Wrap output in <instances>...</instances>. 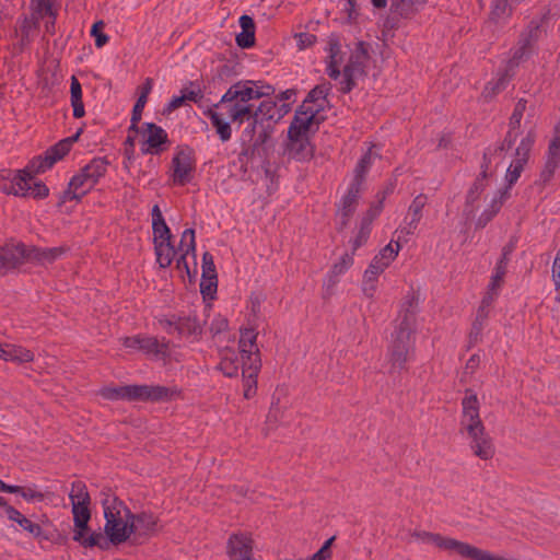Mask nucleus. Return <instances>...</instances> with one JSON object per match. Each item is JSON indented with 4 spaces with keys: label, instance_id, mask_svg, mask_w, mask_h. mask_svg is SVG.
I'll use <instances>...</instances> for the list:
<instances>
[{
    "label": "nucleus",
    "instance_id": "nucleus-1",
    "mask_svg": "<svg viewBox=\"0 0 560 560\" xmlns=\"http://www.w3.org/2000/svg\"><path fill=\"white\" fill-rule=\"evenodd\" d=\"M290 110V104H278L271 98L264 100L258 106H255L252 120L248 121L241 135L242 154L253 158L269 139L271 125L279 121Z\"/></svg>",
    "mask_w": 560,
    "mask_h": 560
},
{
    "label": "nucleus",
    "instance_id": "nucleus-2",
    "mask_svg": "<svg viewBox=\"0 0 560 560\" xmlns=\"http://www.w3.org/2000/svg\"><path fill=\"white\" fill-rule=\"evenodd\" d=\"M250 82H236L231 85L222 95L220 102L214 105L215 108L223 109L231 122L238 126L252 120L255 110L253 101H257L259 92L252 90Z\"/></svg>",
    "mask_w": 560,
    "mask_h": 560
},
{
    "label": "nucleus",
    "instance_id": "nucleus-3",
    "mask_svg": "<svg viewBox=\"0 0 560 560\" xmlns=\"http://www.w3.org/2000/svg\"><path fill=\"white\" fill-rule=\"evenodd\" d=\"M102 506L104 510L105 525L104 537L108 545H121L128 540V526L132 517L127 505L110 492H103Z\"/></svg>",
    "mask_w": 560,
    "mask_h": 560
},
{
    "label": "nucleus",
    "instance_id": "nucleus-4",
    "mask_svg": "<svg viewBox=\"0 0 560 560\" xmlns=\"http://www.w3.org/2000/svg\"><path fill=\"white\" fill-rule=\"evenodd\" d=\"M413 314L407 312L395 328L388 347L387 358L390 364V374L399 373L406 369V364L413 352Z\"/></svg>",
    "mask_w": 560,
    "mask_h": 560
},
{
    "label": "nucleus",
    "instance_id": "nucleus-5",
    "mask_svg": "<svg viewBox=\"0 0 560 560\" xmlns=\"http://www.w3.org/2000/svg\"><path fill=\"white\" fill-rule=\"evenodd\" d=\"M108 161L105 158H94L74 175L63 192L62 202L67 200H80L88 194L107 172Z\"/></svg>",
    "mask_w": 560,
    "mask_h": 560
},
{
    "label": "nucleus",
    "instance_id": "nucleus-6",
    "mask_svg": "<svg viewBox=\"0 0 560 560\" xmlns=\"http://www.w3.org/2000/svg\"><path fill=\"white\" fill-rule=\"evenodd\" d=\"M73 514V540L84 548L98 547L102 550L108 549V542L104 534L98 532L90 533L89 521L91 520L90 504L71 503Z\"/></svg>",
    "mask_w": 560,
    "mask_h": 560
},
{
    "label": "nucleus",
    "instance_id": "nucleus-7",
    "mask_svg": "<svg viewBox=\"0 0 560 560\" xmlns=\"http://www.w3.org/2000/svg\"><path fill=\"white\" fill-rule=\"evenodd\" d=\"M479 400L471 389H466L462 400L460 432H465L469 443L488 435L479 415Z\"/></svg>",
    "mask_w": 560,
    "mask_h": 560
},
{
    "label": "nucleus",
    "instance_id": "nucleus-8",
    "mask_svg": "<svg viewBox=\"0 0 560 560\" xmlns=\"http://www.w3.org/2000/svg\"><path fill=\"white\" fill-rule=\"evenodd\" d=\"M128 401H170L180 395L176 387H166L162 385H127Z\"/></svg>",
    "mask_w": 560,
    "mask_h": 560
},
{
    "label": "nucleus",
    "instance_id": "nucleus-9",
    "mask_svg": "<svg viewBox=\"0 0 560 560\" xmlns=\"http://www.w3.org/2000/svg\"><path fill=\"white\" fill-rule=\"evenodd\" d=\"M536 140V133L534 130H529L520 141L517 148L515 149V156L512 163L510 164L506 174V186L509 190L511 187L517 182L521 176V173L524 170V166L528 162L529 154Z\"/></svg>",
    "mask_w": 560,
    "mask_h": 560
},
{
    "label": "nucleus",
    "instance_id": "nucleus-10",
    "mask_svg": "<svg viewBox=\"0 0 560 560\" xmlns=\"http://www.w3.org/2000/svg\"><path fill=\"white\" fill-rule=\"evenodd\" d=\"M81 129L71 137L60 140L55 145L50 147L44 156H37L31 161V168L37 173H44L50 168L55 163L63 159L69 153L72 144L78 140L81 133Z\"/></svg>",
    "mask_w": 560,
    "mask_h": 560
},
{
    "label": "nucleus",
    "instance_id": "nucleus-11",
    "mask_svg": "<svg viewBox=\"0 0 560 560\" xmlns=\"http://www.w3.org/2000/svg\"><path fill=\"white\" fill-rule=\"evenodd\" d=\"M178 250L180 256L176 260V268L184 270L189 280H191L196 275V242L194 229H186L183 232Z\"/></svg>",
    "mask_w": 560,
    "mask_h": 560
},
{
    "label": "nucleus",
    "instance_id": "nucleus-12",
    "mask_svg": "<svg viewBox=\"0 0 560 560\" xmlns=\"http://www.w3.org/2000/svg\"><path fill=\"white\" fill-rule=\"evenodd\" d=\"M539 24L530 22L526 30L521 33L517 45L512 50V57L506 63L509 69H515L525 57L530 55L533 46L539 39Z\"/></svg>",
    "mask_w": 560,
    "mask_h": 560
},
{
    "label": "nucleus",
    "instance_id": "nucleus-13",
    "mask_svg": "<svg viewBox=\"0 0 560 560\" xmlns=\"http://www.w3.org/2000/svg\"><path fill=\"white\" fill-rule=\"evenodd\" d=\"M316 110L296 109L288 129V137L311 138L318 130Z\"/></svg>",
    "mask_w": 560,
    "mask_h": 560
},
{
    "label": "nucleus",
    "instance_id": "nucleus-14",
    "mask_svg": "<svg viewBox=\"0 0 560 560\" xmlns=\"http://www.w3.org/2000/svg\"><path fill=\"white\" fill-rule=\"evenodd\" d=\"M158 533V517L152 513H132L128 526V539L133 536L135 541H142Z\"/></svg>",
    "mask_w": 560,
    "mask_h": 560
},
{
    "label": "nucleus",
    "instance_id": "nucleus-15",
    "mask_svg": "<svg viewBox=\"0 0 560 560\" xmlns=\"http://www.w3.org/2000/svg\"><path fill=\"white\" fill-rule=\"evenodd\" d=\"M28 260V247L23 243H7L0 247V270L16 268Z\"/></svg>",
    "mask_w": 560,
    "mask_h": 560
},
{
    "label": "nucleus",
    "instance_id": "nucleus-16",
    "mask_svg": "<svg viewBox=\"0 0 560 560\" xmlns=\"http://www.w3.org/2000/svg\"><path fill=\"white\" fill-rule=\"evenodd\" d=\"M143 133L147 135V139L141 148L142 153L159 154L162 152L164 150L162 145L168 142L166 131L153 122L143 124Z\"/></svg>",
    "mask_w": 560,
    "mask_h": 560
},
{
    "label": "nucleus",
    "instance_id": "nucleus-17",
    "mask_svg": "<svg viewBox=\"0 0 560 560\" xmlns=\"http://www.w3.org/2000/svg\"><path fill=\"white\" fill-rule=\"evenodd\" d=\"M230 560H252L253 540L245 534H233L228 541Z\"/></svg>",
    "mask_w": 560,
    "mask_h": 560
},
{
    "label": "nucleus",
    "instance_id": "nucleus-18",
    "mask_svg": "<svg viewBox=\"0 0 560 560\" xmlns=\"http://www.w3.org/2000/svg\"><path fill=\"white\" fill-rule=\"evenodd\" d=\"M361 190V186L351 183L348 192L342 198L340 207L337 211V215L340 219V230L345 229L348 225L351 217L353 215L358 206Z\"/></svg>",
    "mask_w": 560,
    "mask_h": 560
},
{
    "label": "nucleus",
    "instance_id": "nucleus-19",
    "mask_svg": "<svg viewBox=\"0 0 560 560\" xmlns=\"http://www.w3.org/2000/svg\"><path fill=\"white\" fill-rule=\"evenodd\" d=\"M257 335L253 328L241 329L238 348L243 363H250L255 362V359H260L259 349L256 343Z\"/></svg>",
    "mask_w": 560,
    "mask_h": 560
},
{
    "label": "nucleus",
    "instance_id": "nucleus-20",
    "mask_svg": "<svg viewBox=\"0 0 560 560\" xmlns=\"http://www.w3.org/2000/svg\"><path fill=\"white\" fill-rule=\"evenodd\" d=\"M399 250L400 244L396 242L393 245V242H390L374 256L366 270H372L373 275L378 277L395 260Z\"/></svg>",
    "mask_w": 560,
    "mask_h": 560
},
{
    "label": "nucleus",
    "instance_id": "nucleus-21",
    "mask_svg": "<svg viewBox=\"0 0 560 560\" xmlns=\"http://www.w3.org/2000/svg\"><path fill=\"white\" fill-rule=\"evenodd\" d=\"M330 91L329 83H323L316 85L312 89L303 103L299 106L298 109H302L307 113L308 110H316V115L322 112L327 104V95Z\"/></svg>",
    "mask_w": 560,
    "mask_h": 560
},
{
    "label": "nucleus",
    "instance_id": "nucleus-22",
    "mask_svg": "<svg viewBox=\"0 0 560 560\" xmlns=\"http://www.w3.org/2000/svg\"><path fill=\"white\" fill-rule=\"evenodd\" d=\"M315 147L311 138L288 137L287 153L296 161H308L313 158Z\"/></svg>",
    "mask_w": 560,
    "mask_h": 560
},
{
    "label": "nucleus",
    "instance_id": "nucleus-23",
    "mask_svg": "<svg viewBox=\"0 0 560 560\" xmlns=\"http://www.w3.org/2000/svg\"><path fill=\"white\" fill-rule=\"evenodd\" d=\"M174 182L178 185H185L190 182V174L194 170L192 160L189 152L179 151L173 158Z\"/></svg>",
    "mask_w": 560,
    "mask_h": 560
},
{
    "label": "nucleus",
    "instance_id": "nucleus-24",
    "mask_svg": "<svg viewBox=\"0 0 560 560\" xmlns=\"http://www.w3.org/2000/svg\"><path fill=\"white\" fill-rule=\"evenodd\" d=\"M521 0H492L489 14V23L495 25L504 24L513 13Z\"/></svg>",
    "mask_w": 560,
    "mask_h": 560
},
{
    "label": "nucleus",
    "instance_id": "nucleus-25",
    "mask_svg": "<svg viewBox=\"0 0 560 560\" xmlns=\"http://www.w3.org/2000/svg\"><path fill=\"white\" fill-rule=\"evenodd\" d=\"M428 202V197L424 194H419L413 198L411 201L407 217H406V226L402 229L404 232L407 234H412L416 229L418 228V224L422 218V210L425 207Z\"/></svg>",
    "mask_w": 560,
    "mask_h": 560
},
{
    "label": "nucleus",
    "instance_id": "nucleus-26",
    "mask_svg": "<svg viewBox=\"0 0 560 560\" xmlns=\"http://www.w3.org/2000/svg\"><path fill=\"white\" fill-rule=\"evenodd\" d=\"M261 368V360L255 359V362L243 363V385H244V397L246 399L252 398L256 394L257 388V376Z\"/></svg>",
    "mask_w": 560,
    "mask_h": 560
},
{
    "label": "nucleus",
    "instance_id": "nucleus-27",
    "mask_svg": "<svg viewBox=\"0 0 560 560\" xmlns=\"http://www.w3.org/2000/svg\"><path fill=\"white\" fill-rule=\"evenodd\" d=\"M560 165V137H553L548 147L545 166L541 171L544 182H549Z\"/></svg>",
    "mask_w": 560,
    "mask_h": 560
},
{
    "label": "nucleus",
    "instance_id": "nucleus-28",
    "mask_svg": "<svg viewBox=\"0 0 560 560\" xmlns=\"http://www.w3.org/2000/svg\"><path fill=\"white\" fill-rule=\"evenodd\" d=\"M511 192L509 187L500 189L491 200L489 207L480 214L477 220L478 228H485L500 211L504 202L510 198Z\"/></svg>",
    "mask_w": 560,
    "mask_h": 560
},
{
    "label": "nucleus",
    "instance_id": "nucleus-29",
    "mask_svg": "<svg viewBox=\"0 0 560 560\" xmlns=\"http://www.w3.org/2000/svg\"><path fill=\"white\" fill-rule=\"evenodd\" d=\"M38 174L31 168V163L24 168L15 172L11 176V183L13 188L16 190L15 196L26 197L31 188V182L34 176Z\"/></svg>",
    "mask_w": 560,
    "mask_h": 560
},
{
    "label": "nucleus",
    "instance_id": "nucleus-30",
    "mask_svg": "<svg viewBox=\"0 0 560 560\" xmlns=\"http://www.w3.org/2000/svg\"><path fill=\"white\" fill-rule=\"evenodd\" d=\"M0 359L15 363L31 362L34 359L32 351L14 345H0Z\"/></svg>",
    "mask_w": 560,
    "mask_h": 560
},
{
    "label": "nucleus",
    "instance_id": "nucleus-31",
    "mask_svg": "<svg viewBox=\"0 0 560 560\" xmlns=\"http://www.w3.org/2000/svg\"><path fill=\"white\" fill-rule=\"evenodd\" d=\"M66 253V248L60 247H28V260H35L39 264H51L57 258H59L61 255Z\"/></svg>",
    "mask_w": 560,
    "mask_h": 560
},
{
    "label": "nucleus",
    "instance_id": "nucleus-32",
    "mask_svg": "<svg viewBox=\"0 0 560 560\" xmlns=\"http://www.w3.org/2000/svg\"><path fill=\"white\" fill-rule=\"evenodd\" d=\"M242 33L236 36V43L241 48H249L255 45V22L249 15L240 18Z\"/></svg>",
    "mask_w": 560,
    "mask_h": 560
},
{
    "label": "nucleus",
    "instance_id": "nucleus-33",
    "mask_svg": "<svg viewBox=\"0 0 560 560\" xmlns=\"http://www.w3.org/2000/svg\"><path fill=\"white\" fill-rule=\"evenodd\" d=\"M513 249V244H508L503 247L501 259L498 261L494 273L491 277L490 290H498L501 287L503 278L506 273L510 255L512 254Z\"/></svg>",
    "mask_w": 560,
    "mask_h": 560
},
{
    "label": "nucleus",
    "instance_id": "nucleus-34",
    "mask_svg": "<svg viewBox=\"0 0 560 560\" xmlns=\"http://www.w3.org/2000/svg\"><path fill=\"white\" fill-rule=\"evenodd\" d=\"M363 75V65L360 61L348 63L343 68L342 80L340 82V91L349 93L355 85V79Z\"/></svg>",
    "mask_w": 560,
    "mask_h": 560
},
{
    "label": "nucleus",
    "instance_id": "nucleus-35",
    "mask_svg": "<svg viewBox=\"0 0 560 560\" xmlns=\"http://www.w3.org/2000/svg\"><path fill=\"white\" fill-rule=\"evenodd\" d=\"M54 3L55 0H32V4L35 5V14L38 15V20L44 16L50 18V21L46 23V31L51 34L55 31V21L57 16Z\"/></svg>",
    "mask_w": 560,
    "mask_h": 560
},
{
    "label": "nucleus",
    "instance_id": "nucleus-36",
    "mask_svg": "<svg viewBox=\"0 0 560 560\" xmlns=\"http://www.w3.org/2000/svg\"><path fill=\"white\" fill-rule=\"evenodd\" d=\"M469 447L472 454L482 460H489L495 454L494 444L489 434L479 440L471 441Z\"/></svg>",
    "mask_w": 560,
    "mask_h": 560
},
{
    "label": "nucleus",
    "instance_id": "nucleus-37",
    "mask_svg": "<svg viewBox=\"0 0 560 560\" xmlns=\"http://www.w3.org/2000/svg\"><path fill=\"white\" fill-rule=\"evenodd\" d=\"M156 261L161 268H167L171 266L176 255V249L172 244V241L163 242L159 241L154 244Z\"/></svg>",
    "mask_w": 560,
    "mask_h": 560
},
{
    "label": "nucleus",
    "instance_id": "nucleus-38",
    "mask_svg": "<svg viewBox=\"0 0 560 560\" xmlns=\"http://www.w3.org/2000/svg\"><path fill=\"white\" fill-rule=\"evenodd\" d=\"M514 74V69H509V66H506L503 73L500 74L497 81L489 82L485 89H483V96L486 98H492L508 86L509 82L511 81L512 77Z\"/></svg>",
    "mask_w": 560,
    "mask_h": 560
},
{
    "label": "nucleus",
    "instance_id": "nucleus-39",
    "mask_svg": "<svg viewBox=\"0 0 560 560\" xmlns=\"http://www.w3.org/2000/svg\"><path fill=\"white\" fill-rule=\"evenodd\" d=\"M206 115L211 120V124L215 128V131L221 141H229L232 137V128L230 121L224 120L222 114L214 109H209Z\"/></svg>",
    "mask_w": 560,
    "mask_h": 560
},
{
    "label": "nucleus",
    "instance_id": "nucleus-40",
    "mask_svg": "<svg viewBox=\"0 0 560 560\" xmlns=\"http://www.w3.org/2000/svg\"><path fill=\"white\" fill-rule=\"evenodd\" d=\"M377 158L376 153L372 152V148H370L363 156L359 160L355 170L354 177L352 184H358V186H363L365 174L369 172L372 166L374 160Z\"/></svg>",
    "mask_w": 560,
    "mask_h": 560
},
{
    "label": "nucleus",
    "instance_id": "nucleus-41",
    "mask_svg": "<svg viewBox=\"0 0 560 560\" xmlns=\"http://www.w3.org/2000/svg\"><path fill=\"white\" fill-rule=\"evenodd\" d=\"M70 93L73 117L81 118L85 114L84 105L82 102V88L79 80L74 75L71 78Z\"/></svg>",
    "mask_w": 560,
    "mask_h": 560
},
{
    "label": "nucleus",
    "instance_id": "nucleus-42",
    "mask_svg": "<svg viewBox=\"0 0 560 560\" xmlns=\"http://www.w3.org/2000/svg\"><path fill=\"white\" fill-rule=\"evenodd\" d=\"M425 0H392V10L402 18H408L423 7Z\"/></svg>",
    "mask_w": 560,
    "mask_h": 560
},
{
    "label": "nucleus",
    "instance_id": "nucleus-43",
    "mask_svg": "<svg viewBox=\"0 0 560 560\" xmlns=\"http://www.w3.org/2000/svg\"><path fill=\"white\" fill-rule=\"evenodd\" d=\"M175 330H177L179 335L198 336L201 335L202 327L195 315H188L178 319L175 324Z\"/></svg>",
    "mask_w": 560,
    "mask_h": 560
},
{
    "label": "nucleus",
    "instance_id": "nucleus-44",
    "mask_svg": "<svg viewBox=\"0 0 560 560\" xmlns=\"http://www.w3.org/2000/svg\"><path fill=\"white\" fill-rule=\"evenodd\" d=\"M505 149H508V147L504 142L494 149H487L483 153L482 163L480 165L481 171L478 176L483 178L490 177L494 172L491 167L492 161L497 155H501Z\"/></svg>",
    "mask_w": 560,
    "mask_h": 560
},
{
    "label": "nucleus",
    "instance_id": "nucleus-45",
    "mask_svg": "<svg viewBox=\"0 0 560 560\" xmlns=\"http://www.w3.org/2000/svg\"><path fill=\"white\" fill-rule=\"evenodd\" d=\"M168 349V343L164 341H159L154 337H142L141 339V348L143 352L148 354L154 355H166Z\"/></svg>",
    "mask_w": 560,
    "mask_h": 560
},
{
    "label": "nucleus",
    "instance_id": "nucleus-46",
    "mask_svg": "<svg viewBox=\"0 0 560 560\" xmlns=\"http://www.w3.org/2000/svg\"><path fill=\"white\" fill-rule=\"evenodd\" d=\"M353 265V254H343L340 259L335 262L329 272V281L331 284H336L338 277L345 273Z\"/></svg>",
    "mask_w": 560,
    "mask_h": 560
},
{
    "label": "nucleus",
    "instance_id": "nucleus-47",
    "mask_svg": "<svg viewBox=\"0 0 560 560\" xmlns=\"http://www.w3.org/2000/svg\"><path fill=\"white\" fill-rule=\"evenodd\" d=\"M69 498L71 500V503H77L78 501H80V503H91V498L88 488L85 483L80 480L72 482L71 490L69 492Z\"/></svg>",
    "mask_w": 560,
    "mask_h": 560
},
{
    "label": "nucleus",
    "instance_id": "nucleus-48",
    "mask_svg": "<svg viewBox=\"0 0 560 560\" xmlns=\"http://www.w3.org/2000/svg\"><path fill=\"white\" fill-rule=\"evenodd\" d=\"M487 187V178L477 176L466 195V207L472 206L479 200L481 194Z\"/></svg>",
    "mask_w": 560,
    "mask_h": 560
},
{
    "label": "nucleus",
    "instance_id": "nucleus-49",
    "mask_svg": "<svg viewBox=\"0 0 560 560\" xmlns=\"http://www.w3.org/2000/svg\"><path fill=\"white\" fill-rule=\"evenodd\" d=\"M523 116L517 115L516 113H512V116L510 118V129L504 138V143L506 144L508 149L512 147V144L515 142L517 136H518V129L521 127V120Z\"/></svg>",
    "mask_w": 560,
    "mask_h": 560
},
{
    "label": "nucleus",
    "instance_id": "nucleus-50",
    "mask_svg": "<svg viewBox=\"0 0 560 560\" xmlns=\"http://www.w3.org/2000/svg\"><path fill=\"white\" fill-rule=\"evenodd\" d=\"M186 102L199 103L203 98L202 90L197 82H189L188 85L180 90Z\"/></svg>",
    "mask_w": 560,
    "mask_h": 560
},
{
    "label": "nucleus",
    "instance_id": "nucleus-51",
    "mask_svg": "<svg viewBox=\"0 0 560 560\" xmlns=\"http://www.w3.org/2000/svg\"><path fill=\"white\" fill-rule=\"evenodd\" d=\"M377 276L372 270H365L362 280V291L366 298L372 299L377 289Z\"/></svg>",
    "mask_w": 560,
    "mask_h": 560
},
{
    "label": "nucleus",
    "instance_id": "nucleus-52",
    "mask_svg": "<svg viewBox=\"0 0 560 560\" xmlns=\"http://www.w3.org/2000/svg\"><path fill=\"white\" fill-rule=\"evenodd\" d=\"M283 417V408L279 404V398H272L271 407L267 415L266 423L273 428Z\"/></svg>",
    "mask_w": 560,
    "mask_h": 560
},
{
    "label": "nucleus",
    "instance_id": "nucleus-53",
    "mask_svg": "<svg viewBox=\"0 0 560 560\" xmlns=\"http://www.w3.org/2000/svg\"><path fill=\"white\" fill-rule=\"evenodd\" d=\"M153 229V242L154 244L159 241L167 242L172 241V233L165 221L152 223Z\"/></svg>",
    "mask_w": 560,
    "mask_h": 560
},
{
    "label": "nucleus",
    "instance_id": "nucleus-54",
    "mask_svg": "<svg viewBox=\"0 0 560 560\" xmlns=\"http://www.w3.org/2000/svg\"><path fill=\"white\" fill-rule=\"evenodd\" d=\"M127 385L118 387H103L100 390V395L108 400H127Z\"/></svg>",
    "mask_w": 560,
    "mask_h": 560
},
{
    "label": "nucleus",
    "instance_id": "nucleus-55",
    "mask_svg": "<svg viewBox=\"0 0 560 560\" xmlns=\"http://www.w3.org/2000/svg\"><path fill=\"white\" fill-rule=\"evenodd\" d=\"M147 104V100L139 98L137 100L131 115V125L129 127V132H139L138 124L141 120L143 108Z\"/></svg>",
    "mask_w": 560,
    "mask_h": 560
},
{
    "label": "nucleus",
    "instance_id": "nucleus-56",
    "mask_svg": "<svg viewBox=\"0 0 560 560\" xmlns=\"http://www.w3.org/2000/svg\"><path fill=\"white\" fill-rule=\"evenodd\" d=\"M12 489H16V491H11V493H19L26 501H43L44 494L37 491L32 487H21V486H12Z\"/></svg>",
    "mask_w": 560,
    "mask_h": 560
},
{
    "label": "nucleus",
    "instance_id": "nucleus-57",
    "mask_svg": "<svg viewBox=\"0 0 560 560\" xmlns=\"http://www.w3.org/2000/svg\"><path fill=\"white\" fill-rule=\"evenodd\" d=\"M218 277L202 278L200 281V292L205 298L212 299L217 292Z\"/></svg>",
    "mask_w": 560,
    "mask_h": 560
},
{
    "label": "nucleus",
    "instance_id": "nucleus-58",
    "mask_svg": "<svg viewBox=\"0 0 560 560\" xmlns=\"http://www.w3.org/2000/svg\"><path fill=\"white\" fill-rule=\"evenodd\" d=\"M418 306V299L413 293H408L405 298V301L401 306V315L400 320L406 316L407 312H412L413 314V327L416 326V313Z\"/></svg>",
    "mask_w": 560,
    "mask_h": 560
},
{
    "label": "nucleus",
    "instance_id": "nucleus-59",
    "mask_svg": "<svg viewBox=\"0 0 560 560\" xmlns=\"http://www.w3.org/2000/svg\"><path fill=\"white\" fill-rule=\"evenodd\" d=\"M219 369L223 372L224 375L232 377L237 374L238 365L236 363V358L224 357L222 358Z\"/></svg>",
    "mask_w": 560,
    "mask_h": 560
},
{
    "label": "nucleus",
    "instance_id": "nucleus-60",
    "mask_svg": "<svg viewBox=\"0 0 560 560\" xmlns=\"http://www.w3.org/2000/svg\"><path fill=\"white\" fill-rule=\"evenodd\" d=\"M105 24L103 21H97L93 24L91 35L95 37V46L101 48L107 44L109 37L102 32Z\"/></svg>",
    "mask_w": 560,
    "mask_h": 560
},
{
    "label": "nucleus",
    "instance_id": "nucleus-61",
    "mask_svg": "<svg viewBox=\"0 0 560 560\" xmlns=\"http://www.w3.org/2000/svg\"><path fill=\"white\" fill-rule=\"evenodd\" d=\"M201 277L202 278L218 277L217 270H215V265L213 261V256L209 252H206L202 255V275H201Z\"/></svg>",
    "mask_w": 560,
    "mask_h": 560
},
{
    "label": "nucleus",
    "instance_id": "nucleus-62",
    "mask_svg": "<svg viewBox=\"0 0 560 560\" xmlns=\"http://www.w3.org/2000/svg\"><path fill=\"white\" fill-rule=\"evenodd\" d=\"M20 526L28 532L30 534H32L34 537L36 538H43V539H48V536L44 535L43 533V529L40 527L39 524L37 523H33L31 520H28L27 517L24 516V518L22 520Z\"/></svg>",
    "mask_w": 560,
    "mask_h": 560
},
{
    "label": "nucleus",
    "instance_id": "nucleus-63",
    "mask_svg": "<svg viewBox=\"0 0 560 560\" xmlns=\"http://www.w3.org/2000/svg\"><path fill=\"white\" fill-rule=\"evenodd\" d=\"M38 15L35 14V12L32 14L31 18H25L23 20V23L21 25V36L22 40H28L30 33L33 28H36L38 25Z\"/></svg>",
    "mask_w": 560,
    "mask_h": 560
},
{
    "label": "nucleus",
    "instance_id": "nucleus-64",
    "mask_svg": "<svg viewBox=\"0 0 560 560\" xmlns=\"http://www.w3.org/2000/svg\"><path fill=\"white\" fill-rule=\"evenodd\" d=\"M370 233L371 228L368 226L366 224L361 223L360 230L354 240L352 241V254H354L358 248H360L362 245L366 243Z\"/></svg>",
    "mask_w": 560,
    "mask_h": 560
}]
</instances>
